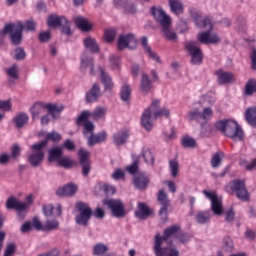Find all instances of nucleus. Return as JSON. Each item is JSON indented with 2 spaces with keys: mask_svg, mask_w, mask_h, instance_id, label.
<instances>
[{
  "mask_svg": "<svg viewBox=\"0 0 256 256\" xmlns=\"http://www.w3.org/2000/svg\"><path fill=\"white\" fill-rule=\"evenodd\" d=\"M14 123L18 129H22V127H25V125L29 123V115L26 113L18 114L16 117H14Z\"/></svg>",
  "mask_w": 256,
  "mask_h": 256,
  "instance_id": "nucleus-39",
  "label": "nucleus"
},
{
  "mask_svg": "<svg viewBox=\"0 0 256 256\" xmlns=\"http://www.w3.org/2000/svg\"><path fill=\"white\" fill-rule=\"evenodd\" d=\"M107 141V132L101 131L98 134H91L88 138L87 145L93 147L99 143H105Z\"/></svg>",
  "mask_w": 256,
  "mask_h": 256,
  "instance_id": "nucleus-27",
  "label": "nucleus"
},
{
  "mask_svg": "<svg viewBox=\"0 0 256 256\" xmlns=\"http://www.w3.org/2000/svg\"><path fill=\"white\" fill-rule=\"evenodd\" d=\"M100 72V80L102 85H104V91H112L113 87H115V83H113V78L105 72L103 67H99Z\"/></svg>",
  "mask_w": 256,
  "mask_h": 256,
  "instance_id": "nucleus-22",
  "label": "nucleus"
},
{
  "mask_svg": "<svg viewBox=\"0 0 256 256\" xmlns=\"http://www.w3.org/2000/svg\"><path fill=\"white\" fill-rule=\"evenodd\" d=\"M195 221L198 225H207L211 222V211H199L195 215Z\"/></svg>",
  "mask_w": 256,
  "mask_h": 256,
  "instance_id": "nucleus-31",
  "label": "nucleus"
},
{
  "mask_svg": "<svg viewBox=\"0 0 256 256\" xmlns=\"http://www.w3.org/2000/svg\"><path fill=\"white\" fill-rule=\"evenodd\" d=\"M255 90H256L255 80H249L245 86V93L247 95H253V93H255Z\"/></svg>",
  "mask_w": 256,
  "mask_h": 256,
  "instance_id": "nucleus-53",
  "label": "nucleus"
},
{
  "mask_svg": "<svg viewBox=\"0 0 256 256\" xmlns=\"http://www.w3.org/2000/svg\"><path fill=\"white\" fill-rule=\"evenodd\" d=\"M48 161L50 163H53L54 161L59 162V159H61V156L63 155V147L57 146L48 151Z\"/></svg>",
  "mask_w": 256,
  "mask_h": 256,
  "instance_id": "nucleus-33",
  "label": "nucleus"
},
{
  "mask_svg": "<svg viewBox=\"0 0 256 256\" xmlns=\"http://www.w3.org/2000/svg\"><path fill=\"white\" fill-rule=\"evenodd\" d=\"M182 145L186 149H195V147H197V141L189 136H186L182 138Z\"/></svg>",
  "mask_w": 256,
  "mask_h": 256,
  "instance_id": "nucleus-45",
  "label": "nucleus"
},
{
  "mask_svg": "<svg viewBox=\"0 0 256 256\" xmlns=\"http://www.w3.org/2000/svg\"><path fill=\"white\" fill-rule=\"evenodd\" d=\"M170 173L172 177H177L179 174V161L173 159L169 162Z\"/></svg>",
  "mask_w": 256,
  "mask_h": 256,
  "instance_id": "nucleus-47",
  "label": "nucleus"
},
{
  "mask_svg": "<svg viewBox=\"0 0 256 256\" xmlns=\"http://www.w3.org/2000/svg\"><path fill=\"white\" fill-rule=\"evenodd\" d=\"M53 211H55L53 213ZM43 213L45 217H60L61 213H63L61 204H58L56 209L52 206V204H46L43 206Z\"/></svg>",
  "mask_w": 256,
  "mask_h": 256,
  "instance_id": "nucleus-29",
  "label": "nucleus"
},
{
  "mask_svg": "<svg viewBox=\"0 0 256 256\" xmlns=\"http://www.w3.org/2000/svg\"><path fill=\"white\" fill-rule=\"evenodd\" d=\"M87 67H90V73L95 75V70L93 69V58L87 55H83L81 58L80 69H86Z\"/></svg>",
  "mask_w": 256,
  "mask_h": 256,
  "instance_id": "nucleus-40",
  "label": "nucleus"
},
{
  "mask_svg": "<svg viewBox=\"0 0 256 256\" xmlns=\"http://www.w3.org/2000/svg\"><path fill=\"white\" fill-rule=\"evenodd\" d=\"M157 201L161 206L159 210L160 218L163 223H166L169 215V207H171V200H169V196L165 193V190H159L157 194Z\"/></svg>",
  "mask_w": 256,
  "mask_h": 256,
  "instance_id": "nucleus-9",
  "label": "nucleus"
},
{
  "mask_svg": "<svg viewBox=\"0 0 256 256\" xmlns=\"http://www.w3.org/2000/svg\"><path fill=\"white\" fill-rule=\"evenodd\" d=\"M240 165H242V167H245L247 171H253L254 169H256V159L252 160L251 164H247V160H241Z\"/></svg>",
  "mask_w": 256,
  "mask_h": 256,
  "instance_id": "nucleus-59",
  "label": "nucleus"
},
{
  "mask_svg": "<svg viewBox=\"0 0 256 256\" xmlns=\"http://www.w3.org/2000/svg\"><path fill=\"white\" fill-rule=\"evenodd\" d=\"M179 229V226L174 225L166 228L163 236L159 234L155 235L153 249L156 256H179V250L171 247H163V243H166L169 237H173Z\"/></svg>",
  "mask_w": 256,
  "mask_h": 256,
  "instance_id": "nucleus-1",
  "label": "nucleus"
},
{
  "mask_svg": "<svg viewBox=\"0 0 256 256\" xmlns=\"http://www.w3.org/2000/svg\"><path fill=\"white\" fill-rule=\"evenodd\" d=\"M58 165L64 169H69L75 165V162L69 156H64L58 159Z\"/></svg>",
  "mask_w": 256,
  "mask_h": 256,
  "instance_id": "nucleus-42",
  "label": "nucleus"
},
{
  "mask_svg": "<svg viewBox=\"0 0 256 256\" xmlns=\"http://www.w3.org/2000/svg\"><path fill=\"white\" fill-rule=\"evenodd\" d=\"M46 146L47 140H43L30 146L32 153L28 156V163H30L32 167H39V165L43 163V159H45V151H43V148Z\"/></svg>",
  "mask_w": 256,
  "mask_h": 256,
  "instance_id": "nucleus-4",
  "label": "nucleus"
},
{
  "mask_svg": "<svg viewBox=\"0 0 256 256\" xmlns=\"http://www.w3.org/2000/svg\"><path fill=\"white\" fill-rule=\"evenodd\" d=\"M32 228L36 229V231H45V226H43V223H41V220L39 218L34 217L32 219Z\"/></svg>",
  "mask_w": 256,
  "mask_h": 256,
  "instance_id": "nucleus-55",
  "label": "nucleus"
},
{
  "mask_svg": "<svg viewBox=\"0 0 256 256\" xmlns=\"http://www.w3.org/2000/svg\"><path fill=\"white\" fill-rule=\"evenodd\" d=\"M100 95H101V87L99 86V84H96V83L93 84L90 91L86 93L87 103H95V101L99 99Z\"/></svg>",
  "mask_w": 256,
  "mask_h": 256,
  "instance_id": "nucleus-28",
  "label": "nucleus"
},
{
  "mask_svg": "<svg viewBox=\"0 0 256 256\" xmlns=\"http://www.w3.org/2000/svg\"><path fill=\"white\" fill-rule=\"evenodd\" d=\"M6 73L9 77H12V79H19V73L17 72V65H13L12 67L8 68Z\"/></svg>",
  "mask_w": 256,
  "mask_h": 256,
  "instance_id": "nucleus-60",
  "label": "nucleus"
},
{
  "mask_svg": "<svg viewBox=\"0 0 256 256\" xmlns=\"http://www.w3.org/2000/svg\"><path fill=\"white\" fill-rule=\"evenodd\" d=\"M149 215H151V209L149 208V206H147V204L143 203V202H139L138 203V211L135 212V217H137V219L140 220H145L147 219V217H149Z\"/></svg>",
  "mask_w": 256,
  "mask_h": 256,
  "instance_id": "nucleus-30",
  "label": "nucleus"
},
{
  "mask_svg": "<svg viewBox=\"0 0 256 256\" xmlns=\"http://www.w3.org/2000/svg\"><path fill=\"white\" fill-rule=\"evenodd\" d=\"M141 45L145 53H147L150 59H152L153 61H156V63H161V58L159 57V55L153 52V50L151 49V46H149V40L147 39V37L143 36L141 38Z\"/></svg>",
  "mask_w": 256,
  "mask_h": 256,
  "instance_id": "nucleus-25",
  "label": "nucleus"
},
{
  "mask_svg": "<svg viewBox=\"0 0 256 256\" xmlns=\"http://www.w3.org/2000/svg\"><path fill=\"white\" fill-rule=\"evenodd\" d=\"M76 209L78 214L75 218L77 225H82V227H87L89 225V221L91 220V216L93 215V210L89 207V204L84 202L76 203Z\"/></svg>",
  "mask_w": 256,
  "mask_h": 256,
  "instance_id": "nucleus-6",
  "label": "nucleus"
},
{
  "mask_svg": "<svg viewBox=\"0 0 256 256\" xmlns=\"http://www.w3.org/2000/svg\"><path fill=\"white\" fill-rule=\"evenodd\" d=\"M149 109L153 111L152 115H154V119H159V117H169L170 115L169 109H159V100H153Z\"/></svg>",
  "mask_w": 256,
  "mask_h": 256,
  "instance_id": "nucleus-23",
  "label": "nucleus"
},
{
  "mask_svg": "<svg viewBox=\"0 0 256 256\" xmlns=\"http://www.w3.org/2000/svg\"><path fill=\"white\" fill-rule=\"evenodd\" d=\"M74 23L81 31H90L91 24L87 21V19L77 16L74 18Z\"/></svg>",
  "mask_w": 256,
  "mask_h": 256,
  "instance_id": "nucleus-37",
  "label": "nucleus"
},
{
  "mask_svg": "<svg viewBox=\"0 0 256 256\" xmlns=\"http://www.w3.org/2000/svg\"><path fill=\"white\" fill-rule=\"evenodd\" d=\"M49 140L53 141L54 143H58V141H61V134H59V132L52 131L47 134L46 139L44 141H47L48 144Z\"/></svg>",
  "mask_w": 256,
  "mask_h": 256,
  "instance_id": "nucleus-50",
  "label": "nucleus"
},
{
  "mask_svg": "<svg viewBox=\"0 0 256 256\" xmlns=\"http://www.w3.org/2000/svg\"><path fill=\"white\" fill-rule=\"evenodd\" d=\"M81 123H84V135H87V133H93V131H95V125L93 122L86 119L85 121H81L78 125H81Z\"/></svg>",
  "mask_w": 256,
  "mask_h": 256,
  "instance_id": "nucleus-49",
  "label": "nucleus"
},
{
  "mask_svg": "<svg viewBox=\"0 0 256 256\" xmlns=\"http://www.w3.org/2000/svg\"><path fill=\"white\" fill-rule=\"evenodd\" d=\"M109 251V247L103 243L96 244L93 248V253L97 256L105 255Z\"/></svg>",
  "mask_w": 256,
  "mask_h": 256,
  "instance_id": "nucleus-44",
  "label": "nucleus"
},
{
  "mask_svg": "<svg viewBox=\"0 0 256 256\" xmlns=\"http://www.w3.org/2000/svg\"><path fill=\"white\" fill-rule=\"evenodd\" d=\"M169 5L174 15H183V11L185 9V7L183 6V2L179 0H169Z\"/></svg>",
  "mask_w": 256,
  "mask_h": 256,
  "instance_id": "nucleus-35",
  "label": "nucleus"
},
{
  "mask_svg": "<svg viewBox=\"0 0 256 256\" xmlns=\"http://www.w3.org/2000/svg\"><path fill=\"white\" fill-rule=\"evenodd\" d=\"M6 209H15V211L18 212V217L20 219H25L23 211H27L29 209V204L21 202L15 197H10L6 201Z\"/></svg>",
  "mask_w": 256,
  "mask_h": 256,
  "instance_id": "nucleus-13",
  "label": "nucleus"
},
{
  "mask_svg": "<svg viewBox=\"0 0 256 256\" xmlns=\"http://www.w3.org/2000/svg\"><path fill=\"white\" fill-rule=\"evenodd\" d=\"M219 165H221V156L219 155V153H216L213 155L211 159V167H213L214 169H217Z\"/></svg>",
  "mask_w": 256,
  "mask_h": 256,
  "instance_id": "nucleus-61",
  "label": "nucleus"
},
{
  "mask_svg": "<svg viewBox=\"0 0 256 256\" xmlns=\"http://www.w3.org/2000/svg\"><path fill=\"white\" fill-rule=\"evenodd\" d=\"M216 129L233 141H243V129L234 120H221L216 123Z\"/></svg>",
  "mask_w": 256,
  "mask_h": 256,
  "instance_id": "nucleus-3",
  "label": "nucleus"
},
{
  "mask_svg": "<svg viewBox=\"0 0 256 256\" xmlns=\"http://www.w3.org/2000/svg\"><path fill=\"white\" fill-rule=\"evenodd\" d=\"M151 11L155 21H157L159 25L162 27V33L164 37L168 39V41H177V33L171 30V16L167 15L163 8L159 7H153Z\"/></svg>",
  "mask_w": 256,
  "mask_h": 256,
  "instance_id": "nucleus-2",
  "label": "nucleus"
},
{
  "mask_svg": "<svg viewBox=\"0 0 256 256\" xmlns=\"http://www.w3.org/2000/svg\"><path fill=\"white\" fill-rule=\"evenodd\" d=\"M151 89H153V84L151 83V79L149 78V75H147L146 73H143L141 77V82H140V91H142V93H145V95H147V93H149Z\"/></svg>",
  "mask_w": 256,
  "mask_h": 256,
  "instance_id": "nucleus-32",
  "label": "nucleus"
},
{
  "mask_svg": "<svg viewBox=\"0 0 256 256\" xmlns=\"http://www.w3.org/2000/svg\"><path fill=\"white\" fill-rule=\"evenodd\" d=\"M117 35V30L116 29H108L105 31V41L107 43H111L115 41V37Z\"/></svg>",
  "mask_w": 256,
  "mask_h": 256,
  "instance_id": "nucleus-52",
  "label": "nucleus"
},
{
  "mask_svg": "<svg viewBox=\"0 0 256 256\" xmlns=\"http://www.w3.org/2000/svg\"><path fill=\"white\" fill-rule=\"evenodd\" d=\"M83 44L91 53H99V44L93 37H87L83 40Z\"/></svg>",
  "mask_w": 256,
  "mask_h": 256,
  "instance_id": "nucleus-34",
  "label": "nucleus"
},
{
  "mask_svg": "<svg viewBox=\"0 0 256 256\" xmlns=\"http://www.w3.org/2000/svg\"><path fill=\"white\" fill-rule=\"evenodd\" d=\"M103 203L110 209L113 217H116V219H123L127 215L125 204L120 199H106Z\"/></svg>",
  "mask_w": 256,
  "mask_h": 256,
  "instance_id": "nucleus-8",
  "label": "nucleus"
},
{
  "mask_svg": "<svg viewBox=\"0 0 256 256\" xmlns=\"http://www.w3.org/2000/svg\"><path fill=\"white\" fill-rule=\"evenodd\" d=\"M129 137V131L120 130L113 134L112 141L116 145V147H123V145H126L127 141H129Z\"/></svg>",
  "mask_w": 256,
  "mask_h": 256,
  "instance_id": "nucleus-20",
  "label": "nucleus"
},
{
  "mask_svg": "<svg viewBox=\"0 0 256 256\" xmlns=\"http://www.w3.org/2000/svg\"><path fill=\"white\" fill-rule=\"evenodd\" d=\"M49 27H59L65 35H71V22L65 16L52 14L48 17Z\"/></svg>",
  "mask_w": 256,
  "mask_h": 256,
  "instance_id": "nucleus-7",
  "label": "nucleus"
},
{
  "mask_svg": "<svg viewBox=\"0 0 256 256\" xmlns=\"http://www.w3.org/2000/svg\"><path fill=\"white\" fill-rule=\"evenodd\" d=\"M25 57H27V54L25 53V50L23 48H17L15 50L14 59H16V61H23Z\"/></svg>",
  "mask_w": 256,
  "mask_h": 256,
  "instance_id": "nucleus-58",
  "label": "nucleus"
},
{
  "mask_svg": "<svg viewBox=\"0 0 256 256\" xmlns=\"http://www.w3.org/2000/svg\"><path fill=\"white\" fill-rule=\"evenodd\" d=\"M16 249H17V246H15L14 243L7 244L5 252H4V256H13V255H15Z\"/></svg>",
  "mask_w": 256,
  "mask_h": 256,
  "instance_id": "nucleus-57",
  "label": "nucleus"
},
{
  "mask_svg": "<svg viewBox=\"0 0 256 256\" xmlns=\"http://www.w3.org/2000/svg\"><path fill=\"white\" fill-rule=\"evenodd\" d=\"M78 157L82 167V175L84 177H89V174L91 173V160L89 159L91 157V152L81 148L78 152Z\"/></svg>",
  "mask_w": 256,
  "mask_h": 256,
  "instance_id": "nucleus-14",
  "label": "nucleus"
},
{
  "mask_svg": "<svg viewBox=\"0 0 256 256\" xmlns=\"http://www.w3.org/2000/svg\"><path fill=\"white\" fill-rule=\"evenodd\" d=\"M186 49L191 57L192 65H201L203 63V51H201L197 42H188Z\"/></svg>",
  "mask_w": 256,
  "mask_h": 256,
  "instance_id": "nucleus-12",
  "label": "nucleus"
},
{
  "mask_svg": "<svg viewBox=\"0 0 256 256\" xmlns=\"http://www.w3.org/2000/svg\"><path fill=\"white\" fill-rule=\"evenodd\" d=\"M105 115H107V107H97L93 112L85 110L78 117L77 125H80L81 121H87L88 117H91L94 121H99L105 119Z\"/></svg>",
  "mask_w": 256,
  "mask_h": 256,
  "instance_id": "nucleus-11",
  "label": "nucleus"
},
{
  "mask_svg": "<svg viewBox=\"0 0 256 256\" xmlns=\"http://www.w3.org/2000/svg\"><path fill=\"white\" fill-rule=\"evenodd\" d=\"M46 109H48L50 115H52L53 119H57V115H59V109H57V105L47 104Z\"/></svg>",
  "mask_w": 256,
  "mask_h": 256,
  "instance_id": "nucleus-56",
  "label": "nucleus"
},
{
  "mask_svg": "<svg viewBox=\"0 0 256 256\" xmlns=\"http://www.w3.org/2000/svg\"><path fill=\"white\" fill-rule=\"evenodd\" d=\"M222 249L225 253H231L235 249V244L233 243V239L231 237L225 236L222 239Z\"/></svg>",
  "mask_w": 256,
  "mask_h": 256,
  "instance_id": "nucleus-41",
  "label": "nucleus"
},
{
  "mask_svg": "<svg viewBox=\"0 0 256 256\" xmlns=\"http://www.w3.org/2000/svg\"><path fill=\"white\" fill-rule=\"evenodd\" d=\"M141 157L147 165H155V156L153 152H151V149L144 147L141 152Z\"/></svg>",
  "mask_w": 256,
  "mask_h": 256,
  "instance_id": "nucleus-36",
  "label": "nucleus"
},
{
  "mask_svg": "<svg viewBox=\"0 0 256 256\" xmlns=\"http://www.w3.org/2000/svg\"><path fill=\"white\" fill-rule=\"evenodd\" d=\"M211 133H213V127L210 124L205 123L201 126V129H200L201 137H211Z\"/></svg>",
  "mask_w": 256,
  "mask_h": 256,
  "instance_id": "nucleus-48",
  "label": "nucleus"
},
{
  "mask_svg": "<svg viewBox=\"0 0 256 256\" xmlns=\"http://www.w3.org/2000/svg\"><path fill=\"white\" fill-rule=\"evenodd\" d=\"M109 61L112 65V69H120V60H119V57L118 56H115V55H111L110 58H109Z\"/></svg>",
  "mask_w": 256,
  "mask_h": 256,
  "instance_id": "nucleus-62",
  "label": "nucleus"
},
{
  "mask_svg": "<svg viewBox=\"0 0 256 256\" xmlns=\"http://www.w3.org/2000/svg\"><path fill=\"white\" fill-rule=\"evenodd\" d=\"M153 119H155L153 110H151V108H147L141 118L142 127H144L146 131H151L153 129Z\"/></svg>",
  "mask_w": 256,
  "mask_h": 256,
  "instance_id": "nucleus-21",
  "label": "nucleus"
},
{
  "mask_svg": "<svg viewBox=\"0 0 256 256\" xmlns=\"http://www.w3.org/2000/svg\"><path fill=\"white\" fill-rule=\"evenodd\" d=\"M137 47V38L133 34L120 35L118 39V49H135Z\"/></svg>",
  "mask_w": 256,
  "mask_h": 256,
  "instance_id": "nucleus-16",
  "label": "nucleus"
},
{
  "mask_svg": "<svg viewBox=\"0 0 256 256\" xmlns=\"http://www.w3.org/2000/svg\"><path fill=\"white\" fill-rule=\"evenodd\" d=\"M190 15L194 19L195 25H197V27L213 29V25L211 24V19H209V17H203L201 16V13L197 11H191Z\"/></svg>",
  "mask_w": 256,
  "mask_h": 256,
  "instance_id": "nucleus-18",
  "label": "nucleus"
},
{
  "mask_svg": "<svg viewBox=\"0 0 256 256\" xmlns=\"http://www.w3.org/2000/svg\"><path fill=\"white\" fill-rule=\"evenodd\" d=\"M198 41L204 45H217V43H221V38L217 34L207 31L198 34Z\"/></svg>",
  "mask_w": 256,
  "mask_h": 256,
  "instance_id": "nucleus-17",
  "label": "nucleus"
},
{
  "mask_svg": "<svg viewBox=\"0 0 256 256\" xmlns=\"http://www.w3.org/2000/svg\"><path fill=\"white\" fill-rule=\"evenodd\" d=\"M120 98L122 101H125V103H127V101H129V99H131V87L127 84H125L120 92Z\"/></svg>",
  "mask_w": 256,
  "mask_h": 256,
  "instance_id": "nucleus-43",
  "label": "nucleus"
},
{
  "mask_svg": "<svg viewBox=\"0 0 256 256\" xmlns=\"http://www.w3.org/2000/svg\"><path fill=\"white\" fill-rule=\"evenodd\" d=\"M218 85H229L235 83V74L223 70H217L215 72Z\"/></svg>",
  "mask_w": 256,
  "mask_h": 256,
  "instance_id": "nucleus-19",
  "label": "nucleus"
},
{
  "mask_svg": "<svg viewBox=\"0 0 256 256\" xmlns=\"http://www.w3.org/2000/svg\"><path fill=\"white\" fill-rule=\"evenodd\" d=\"M10 33V39L14 45H19L23 39V22L18 21L16 23L7 24L3 31L2 35H7Z\"/></svg>",
  "mask_w": 256,
  "mask_h": 256,
  "instance_id": "nucleus-5",
  "label": "nucleus"
},
{
  "mask_svg": "<svg viewBox=\"0 0 256 256\" xmlns=\"http://www.w3.org/2000/svg\"><path fill=\"white\" fill-rule=\"evenodd\" d=\"M203 195H205L207 199H210L211 209L214 215H223V202L217 197V194L203 190Z\"/></svg>",
  "mask_w": 256,
  "mask_h": 256,
  "instance_id": "nucleus-15",
  "label": "nucleus"
},
{
  "mask_svg": "<svg viewBox=\"0 0 256 256\" xmlns=\"http://www.w3.org/2000/svg\"><path fill=\"white\" fill-rule=\"evenodd\" d=\"M245 119L248 125L256 127V107L248 108L245 112Z\"/></svg>",
  "mask_w": 256,
  "mask_h": 256,
  "instance_id": "nucleus-38",
  "label": "nucleus"
},
{
  "mask_svg": "<svg viewBox=\"0 0 256 256\" xmlns=\"http://www.w3.org/2000/svg\"><path fill=\"white\" fill-rule=\"evenodd\" d=\"M251 59V69H253V71H256V49H252V53L250 56Z\"/></svg>",
  "mask_w": 256,
  "mask_h": 256,
  "instance_id": "nucleus-64",
  "label": "nucleus"
},
{
  "mask_svg": "<svg viewBox=\"0 0 256 256\" xmlns=\"http://www.w3.org/2000/svg\"><path fill=\"white\" fill-rule=\"evenodd\" d=\"M43 111H45V109L43 108V106H41V104H35L31 108L32 118L37 119V117H39V115H41V113H43Z\"/></svg>",
  "mask_w": 256,
  "mask_h": 256,
  "instance_id": "nucleus-51",
  "label": "nucleus"
},
{
  "mask_svg": "<svg viewBox=\"0 0 256 256\" xmlns=\"http://www.w3.org/2000/svg\"><path fill=\"white\" fill-rule=\"evenodd\" d=\"M35 29H37V23L33 19L27 20L23 24L24 31H35Z\"/></svg>",
  "mask_w": 256,
  "mask_h": 256,
  "instance_id": "nucleus-54",
  "label": "nucleus"
},
{
  "mask_svg": "<svg viewBox=\"0 0 256 256\" xmlns=\"http://www.w3.org/2000/svg\"><path fill=\"white\" fill-rule=\"evenodd\" d=\"M59 229V221L57 220H47L44 225V231H56Z\"/></svg>",
  "mask_w": 256,
  "mask_h": 256,
  "instance_id": "nucleus-46",
  "label": "nucleus"
},
{
  "mask_svg": "<svg viewBox=\"0 0 256 256\" xmlns=\"http://www.w3.org/2000/svg\"><path fill=\"white\" fill-rule=\"evenodd\" d=\"M32 230H33V224L29 221L22 224L20 228L21 233H29Z\"/></svg>",
  "mask_w": 256,
  "mask_h": 256,
  "instance_id": "nucleus-63",
  "label": "nucleus"
},
{
  "mask_svg": "<svg viewBox=\"0 0 256 256\" xmlns=\"http://www.w3.org/2000/svg\"><path fill=\"white\" fill-rule=\"evenodd\" d=\"M133 184L136 189H147V185H149V178L145 173L136 174L133 178Z\"/></svg>",
  "mask_w": 256,
  "mask_h": 256,
  "instance_id": "nucleus-26",
  "label": "nucleus"
},
{
  "mask_svg": "<svg viewBox=\"0 0 256 256\" xmlns=\"http://www.w3.org/2000/svg\"><path fill=\"white\" fill-rule=\"evenodd\" d=\"M229 187L236 193V196L240 201H249V191L245 186V180L236 179L229 183Z\"/></svg>",
  "mask_w": 256,
  "mask_h": 256,
  "instance_id": "nucleus-10",
  "label": "nucleus"
},
{
  "mask_svg": "<svg viewBox=\"0 0 256 256\" xmlns=\"http://www.w3.org/2000/svg\"><path fill=\"white\" fill-rule=\"evenodd\" d=\"M77 185L73 184V183H69L66 186L59 188L56 191V195L58 197H73V195H75V193H77Z\"/></svg>",
  "mask_w": 256,
  "mask_h": 256,
  "instance_id": "nucleus-24",
  "label": "nucleus"
}]
</instances>
